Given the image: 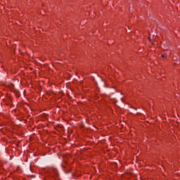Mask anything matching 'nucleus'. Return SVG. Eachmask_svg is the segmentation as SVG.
<instances>
[{"label": "nucleus", "mask_w": 180, "mask_h": 180, "mask_svg": "<svg viewBox=\"0 0 180 180\" xmlns=\"http://www.w3.org/2000/svg\"><path fill=\"white\" fill-rule=\"evenodd\" d=\"M167 53H163V54H162V58H165V57H167Z\"/></svg>", "instance_id": "1"}, {"label": "nucleus", "mask_w": 180, "mask_h": 180, "mask_svg": "<svg viewBox=\"0 0 180 180\" xmlns=\"http://www.w3.org/2000/svg\"><path fill=\"white\" fill-rule=\"evenodd\" d=\"M53 171L54 172H57V169H55Z\"/></svg>", "instance_id": "2"}]
</instances>
